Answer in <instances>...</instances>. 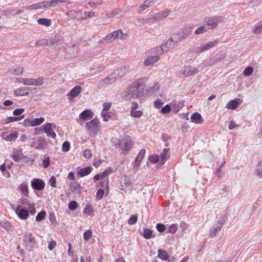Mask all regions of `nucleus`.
<instances>
[{"mask_svg": "<svg viewBox=\"0 0 262 262\" xmlns=\"http://www.w3.org/2000/svg\"><path fill=\"white\" fill-rule=\"evenodd\" d=\"M191 121L196 124H202L203 121V118L202 116L198 113L192 114L190 117Z\"/></svg>", "mask_w": 262, "mask_h": 262, "instance_id": "4be33fe9", "label": "nucleus"}, {"mask_svg": "<svg viewBox=\"0 0 262 262\" xmlns=\"http://www.w3.org/2000/svg\"><path fill=\"white\" fill-rule=\"evenodd\" d=\"M193 28V26H186L182 31L178 34V40H184L188 37L191 34Z\"/></svg>", "mask_w": 262, "mask_h": 262, "instance_id": "6e6552de", "label": "nucleus"}, {"mask_svg": "<svg viewBox=\"0 0 262 262\" xmlns=\"http://www.w3.org/2000/svg\"><path fill=\"white\" fill-rule=\"evenodd\" d=\"M37 22L39 24H40L41 25H43V26H45L47 27L50 26L51 24V20L49 19H47V18H39L37 20Z\"/></svg>", "mask_w": 262, "mask_h": 262, "instance_id": "e433bc0d", "label": "nucleus"}, {"mask_svg": "<svg viewBox=\"0 0 262 262\" xmlns=\"http://www.w3.org/2000/svg\"><path fill=\"white\" fill-rule=\"evenodd\" d=\"M29 88H19L14 91V94L19 96H27L29 94Z\"/></svg>", "mask_w": 262, "mask_h": 262, "instance_id": "b1692460", "label": "nucleus"}, {"mask_svg": "<svg viewBox=\"0 0 262 262\" xmlns=\"http://www.w3.org/2000/svg\"><path fill=\"white\" fill-rule=\"evenodd\" d=\"M143 236L146 239H150L152 237V232L149 229L146 228L144 229Z\"/></svg>", "mask_w": 262, "mask_h": 262, "instance_id": "ea45409f", "label": "nucleus"}, {"mask_svg": "<svg viewBox=\"0 0 262 262\" xmlns=\"http://www.w3.org/2000/svg\"><path fill=\"white\" fill-rule=\"evenodd\" d=\"M46 212L45 211H42L39 212L36 216V220L37 222L42 221L46 216Z\"/></svg>", "mask_w": 262, "mask_h": 262, "instance_id": "8fccbe9b", "label": "nucleus"}, {"mask_svg": "<svg viewBox=\"0 0 262 262\" xmlns=\"http://www.w3.org/2000/svg\"><path fill=\"white\" fill-rule=\"evenodd\" d=\"M28 213L30 212L31 215H34L36 213V209L33 202L29 204L27 206Z\"/></svg>", "mask_w": 262, "mask_h": 262, "instance_id": "a18cd8bd", "label": "nucleus"}, {"mask_svg": "<svg viewBox=\"0 0 262 262\" xmlns=\"http://www.w3.org/2000/svg\"><path fill=\"white\" fill-rule=\"evenodd\" d=\"M81 90L82 88L80 86L76 85L70 91L67 95L70 96L72 98L76 97L81 93Z\"/></svg>", "mask_w": 262, "mask_h": 262, "instance_id": "393cba45", "label": "nucleus"}, {"mask_svg": "<svg viewBox=\"0 0 262 262\" xmlns=\"http://www.w3.org/2000/svg\"><path fill=\"white\" fill-rule=\"evenodd\" d=\"M138 220L137 215H132V216L128 220L127 223L129 225H132L135 224Z\"/></svg>", "mask_w": 262, "mask_h": 262, "instance_id": "603ef678", "label": "nucleus"}, {"mask_svg": "<svg viewBox=\"0 0 262 262\" xmlns=\"http://www.w3.org/2000/svg\"><path fill=\"white\" fill-rule=\"evenodd\" d=\"M222 224L221 223H218L214 225L212 228L210 230V237H213L218 235L221 230Z\"/></svg>", "mask_w": 262, "mask_h": 262, "instance_id": "6ab92c4d", "label": "nucleus"}, {"mask_svg": "<svg viewBox=\"0 0 262 262\" xmlns=\"http://www.w3.org/2000/svg\"><path fill=\"white\" fill-rule=\"evenodd\" d=\"M169 149L165 148L163 149L162 152L161 153L160 155V161L159 164L162 165H163L165 162L167 160V159L169 157Z\"/></svg>", "mask_w": 262, "mask_h": 262, "instance_id": "dca6fc26", "label": "nucleus"}, {"mask_svg": "<svg viewBox=\"0 0 262 262\" xmlns=\"http://www.w3.org/2000/svg\"><path fill=\"white\" fill-rule=\"evenodd\" d=\"M29 9L36 10L38 9H41L43 8H48L47 6L46 2H41L37 4H34L29 6Z\"/></svg>", "mask_w": 262, "mask_h": 262, "instance_id": "2f4dec72", "label": "nucleus"}, {"mask_svg": "<svg viewBox=\"0 0 262 262\" xmlns=\"http://www.w3.org/2000/svg\"><path fill=\"white\" fill-rule=\"evenodd\" d=\"M146 152V150L145 149H142L140 150L138 156L136 157L134 162V170L135 171V169H137L139 166L140 165L141 162L144 157V155Z\"/></svg>", "mask_w": 262, "mask_h": 262, "instance_id": "ddd939ff", "label": "nucleus"}, {"mask_svg": "<svg viewBox=\"0 0 262 262\" xmlns=\"http://www.w3.org/2000/svg\"><path fill=\"white\" fill-rule=\"evenodd\" d=\"M202 64H200L198 68H194L190 66H184L179 71L180 76L182 77H186L193 75L198 72V69L202 67Z\"/></svg>", "mask_w": 262, "mask_h": 262, "instance_id": "39448f33", "label": "nucleus"}, {"mask_svg": "<svg viewBox=\"0 0 262 262\" xmlns=\"http://www.w3.org/2000/svg\"><path fill=\"white\" fill-rule=\"evenodd\" d=\"M42 45L49 46V41L48 39H43L37 41L35 43V46H40Z\"/></svg>", "mask_w": 262, "mask_h": 262, "instance_id": "6e6d98bb", "label": "nucleus"}, {"mask_svg": "<svg viewBox=\"0 0 262 262\" xmlns=\"http://www.w3.org/2000/svg\"><path fill=\"white\" fill-rule=\"evenodd\" d=\"M71 190L73 192L80 194L82 190V187L77 182L72 183L70 184Z\"/></svg>", "mask_w": 262, "mask_h": 262, "instance_id": "412c9836", "label": "nucleus"}, {"mask_svg": "<svg viewBox=\"0 0 262 262\" xmlns=\"http://www.w3.org/2000/svg\"><path fill=\"white\" fill-rule=\"evenodd\" d=\"M115 39H124L126 37V34H123L121 30H118L112 32Z\"/></svg>", "mask_w": 262, "mask_h": 262, "instance_id": "c756f323", "label": "nucleus"}, {"mask_svg": "<svg viewBox=\"0 0 262 262\" xmlns=\"http://www.w3.org/2000/svg\"><path fill=\"white\" fill-rule=\"evenodd\" d=\"M104 194V190L102 189H99L96 193V198L97 200H101Z\"/></svg>", "mask_w": 262, "mask_h": 262, "instance_id": "338daca9", "label": "nucleus"}, {"mask_svg": "<svg viewBox=\"0 0 262 262\" xmlns=\"http://www.w3.org/2000/svg\"><path fill=\"white\" fill-rule=\"evenodd\" d=\"M15 212L19 218L23 220H27L29 216L28 211L24 208L19 210L18 208H17L15 210Z\"/></svg>", "mask_w": 262, "mask_h": 262, "instance_id": "a211bd4d", "label": "nucleus"}, {"mask_svg": "<svg viewBox=\"0 0 262 262\" xmlns=\"http://www.w3.org/2000/svg\"><path fill=\"white\" fill-rule=\"evenodd\" d=\"M94 116V113L90 110L86 109L81 112L79 115V119L83 121H87Z\"/></svg>", "mask_w": 262, "mask_h": 262, "instance_id": "2eb2a0df", "label": "nucleus"}, {"mask_svg": "<svg viewBox=\"0 0 262 262\" xmlns=\"http://www.w3.org/2000/svg\"><path fill=\"white\" fill-rule=\"evenodd\" d=\"M173 41V40L172 37H171L170 39H168L166 42L164 43H163L161 46L160 47H162L166 50H167L170 48L171 47V42ZM178 39L177 40L174 41V43L177 42Z\"/></svg>", "mask_w": 262, "mask_h": 262, "instance_id": "4c0bfd02", "label": "nucleus"}, {"mask_svg": "<svg viewBox=\"0 0 262 262\" xmlns=\"http://www.w3.org/2000/svg\"><path fill=\"white\" fill-rule=\"evenodd\" d=\"M119 147L123 150L128 151L133 146V143L132 139L129 136H126L122 140L118 142Z\"/></svg>", "mask_w": 262, "mask_h": 262, "instance_id": "0eeeda50", "label": "nucleus"}, {"mask_svg": "<svg viewBox=\"0 0 262 262\" xmlns=\"http://www.w3.org/2000/svg\"><path fill=\"white\" fill-rule=\"evenodd\" d=\"M24 84L27 85H34V79L33 78H25L24 80Z\"/></svg>", "mask_w": 262, "mask_h": 262, "instance_id": "052dcab7", "label": "nucleus"}, {"mask_svg": "<svg viewBox=\"0 0 262 262\" xmlns=\"http://www.w3.org/2000/svg\"><path fill=\"white\" fill-rule=\"evenodd\" d=\"M255 172L258 177L262 178V159L259 161L256 166Z\"/></svg>", "mask_w": 262, "mask_h": 262, "instance_id": "c9c22d12", "label": "nucleus"}, {"mask_svg": "<svg viewBox=\"0 0 262 262\" xmlns=\"http://www.w3.org/2000/svg\"><path fill=\"white\" fill-rule=\"evenodd\" d=\"M160 156H158L157 155H152L149 158V161L154 164L157 163L158 161H160Z\"/></svg>", "mask_w": 262, "mask_h": 262, "instance_id": "3c124183", "label": "nucleus"}, {"mask_svg": "<svg viewBox=\"0 0 262 262\" xmlns=\"http://www.w3.org/2000/svg\"><path fill=\"white\" fill-rule=\"evenodd\" d=\"M167 52V50L160 46L149 49L145 53L147 58L144 60V66L145 67L153 66L155 63L160 60V55Z\"/></svg>", "mask_w": 262, "mask_h": 262, "instance_id": "f03ea898", "label": "nucleus"}, {"mask_svg": "<svg viewBox=\"0 0 262 262\" xmlns=\"http://www.w3.org/2000/svg\"><path fill=\"white\" fill-rule=\"evenodd\" d=\"M145 84L141 80H137L128 86L127 89L121 93V97L124 100L131 101L140 98L143 95Z\"/></svg>", "mask_w": 262, "mask_h": 262, "instance_id": "f257e3e1", "label": "nucleus"}, {"mask_svg": "<svg viewBox=\"0 0 262 262\" xmlns=\"http://www.w3.org/2000/svg\"><path fill=\"white\" fill-rule=\"evenodd\" d=\"M94 209L92 205H86L84 208L83 213L88 215H92L94 214Z\"/></svg>", "mask_w": 262, "mask_h": 262, "instance_id": "f704fd0d", "label": "nucleus"}, {"mask_svg": "<svg viewBox=\"0 0 262 262\" xmlns=\"http://www.w3.org/2000/svg\"><path fill=\"white\" fill-rule=\"evenodd\" d=\"M18 189L21 192V193L26 196H29V190L28 186L26 183H22L19 187Z\"/></svg>", "mask_w": 262, "mask_h": 262, "instance_id": "473e14b6", "label": "nucleus"}, {"mask_svg": "<svg viewBox=\"0 0 262 262\" xmlns=\"http://www.w3.org/2000/svg\"><path fill=\"white\" fill-rule=\"evenodd\" d=\"M115 40L114 35L112 32L110 34H108L105 38H103L102 40H100V42L103 44H107L113 42Z\"/></svg>", "mask_w": 262, "mask_h": 262, "instance_id": "c85d7f7f", "label": "nucleus"}, {"mask_svg": "<svg viewBox=\"0 0 262 262\" xmlns=\"http://www.w3.org/2000/svg\"><path fill=\"white\" fill-rule=\"evenodd\" d=\"M20 202L22 205H23L25 207L29 206V204H31L32 202L30 201L28 199L25 198H21L20 199Z\"/></svg>", "mask_w": 262, "mask_h": 262, "instance_id": "680f3d73", "label": "nucleus"}, {"mask_svg": "<svg viewBox=\"0 0 262 262\" xmlns=\"http://www.w3.org/2000/svg\"><path fill=\"white\" fill-rule=\"evenodd\" d=\"M92 236V231L91 230H86L83 234V238L85 241H88Z\"/></svg>", "mask_w": 262, "mask_h": 262, "instance_id": "4d7b16f0", "label": "nucleus"}, {"mask_svg": "<svg viewBox=\"0 0 262 262\" xmlns=\"http://www.w3.org/2000/svg\"><path fill=\"white\" fill-rule=\"evenodd\" d=\"M47 145L46 141L44 139H39L37 141L34 142L33 146H34L36 149H43Z\"/></svg>", "mask_w": 262, "mask_h": 262, "instance_id": "bb28decb", "label": "nucleus"}, {"mask_svg": "<svg viewBox=\"0 0 262 262\" xmlns=\"http://www.w3.org/2000/svg\"><path fill=\"white\" fill-rule=\"evenodd\" d=\"M92 169V168L91 167L81 168L78 171V174L81 177H84L90 174Z\"/></svg>", "mask_w": 262, "mask_h": 262, "instance_id": "7c9ffc66", "label": "nucleus"}, {"mask_svg": "<svg viewBox=\"0 0 262 262\" xmlns=\"http://www.w3.org/2000/svg\"><path fill=\"white\" fill-rule=\"evenodd\" d=\"M170 111H171L170 106L168 104H167L161 108L160 112L162 114H166L170 113Z\"/></svg>", "mask_w": 262, "mask_h": 262, "instance_id": "5fc2aeb1", "label": "nucleus"}, {"mask_svg": "<svg viewBox=\"0 0 262 262\" xmlns=\"http://www.w3.org/2000/svg\"><path fill=\"white\" fill-rule=\"evenodd\" d=\"M242 102V100L239 98L234 99L230 101L226 105V107L228 109L234 110L237 105Z\"/></svg>", "mask_w": 262, "mask_h": 262, "instance_id": "5701e85b", "label": "nucleus"}, {"mask_svg": "<svg viewBox=\"0 0 262 262\" xmlns=\"http://www.w3.org/2000/svg\"><path fill=\"white\" fill-rule=\"evenodd\" d=\"M219 43V42L217 40L214 41H208L206 45L204 46L203 47L200 48L199 50H198L196 52L197 53H201L205 51L208 50L212 47H213L214 46L216 45Z\"/></svg>", "mask_w": 262, "mask_h": 262, "instance_id": "aec40b11", "label": "nucleus"}, {"mask_svg": "<svg viewBox=\"0 0 262 262\" xmlns=\"http://www.w3.org/2000/svg\"><path fill=\"white\" fill-rule=\"evenodd\" d=\"M253 72V69L252 67L249 66L247 67L243 71V74L245 76H249L252 75Z\"/></svg>", "mask_w": 262, "mask_h": 262, "instance_id": "49530a36", "label": "nucleus"}, {"mask_svg": "<svg viewBox=\"0 0 262 262\" xmlns=\"http://www.w3.org/2000/svg\"><path fill=\"white\" fill-rule=\"evenodd\" d=\"M158 256L162 259L166 260L168 257L167 252L165 250L159 249L158 250Z\"/></svg>", "mask_w": 262, "mask_h": 262, "instance_id": "a19ab883", "label": "nucleus"}, {"mask_svg": "<svg viewBox=\"0 0 262 262\" xmlns=\"http://www.w3.org/2000/svg\"><path fill=\"white\" fill-rule=\"evenodd\" d=\"M17 137H18V133L14 132V133H12L8 135L6 137V139L7 141H12L15 140Z\"/></svg>", "mask_w": 262, "mask_h": 262, "instance_id": "c03bdc74", "label": "nucleus"}, {"mask_svg": "<svg viewBox=\"0 0 262 262\" xmlns=\"http://www.w3.org/2000/svg\"><path fill=\"white\" fill-rule=\"evenodd\" d=\"M177 230V226L175 224H172L170 225L168 229V232L171 234H174Z\"/></svg>", "mask_w": 262, "mask_h": 262, "instance_id": "e2e57ef3", "label": "nucleus"}, {"mask_svg": "<svg viewBox=\"0 0 262 262\" xmlns=\"http://www.w3.org/2000/svg\"><path fill=\"white\" fill-rule=\"evenodd\" d=\"M24 118V115L20 117H9L4 119V123L5 124L9 123L10 122L19 121Z\"/></svg>", "mask_w": 262, "mask_h": 262, "instance_id": "72a5a7b5", "label": "nucleus"}, {"mask_svg": "<svg viewBox=\"0 0 262 262\" xmlns=\"http://www.w3.org/2000/svg\"><path fill=\"white\" fill-rule=\"evenodd\" d=\"M78 207V203L75 201H71L69 204V208L71 210H75Z\"/></svg>", "mask_w": 262, "mask_h": 262, "instance_id": "13d9d810", "label": "nucleus"}, {"mask_svg": "<svg viewBox=\"0 0 262 262\" xmlns=\"http://www.w3.org/2000/svg\"><path fill=\"white\" fill-rule=\"evenodd\" d=\"M23 243L25 248L28 250H32L36 246V242L33 235L30 232H25L24 236Z\"/></svg>", "mask_w": 262, "mask_h": 262, "instance_id": "20e7f679", "label": "nucleus"}, {"mask_svg": "<svg viewBox=\"0 0 262 262\" xmlns=\"http://www.w3.org/2000/svg\"><path fill=\"white\" fill-rule=\"evenodd\" d=\"M143 113L141 111L131 110L130 115L135 118H139L142 116Z\"/></svg>", "mask_w": 262, "mask_h": 262, "instance_id": "de8ad7c7", "label": "nucleus"}, {"mask_svg": "<svg viewBox=\"0 0 262 262\" xmlns=\"http://www.w3.org/2000/svg\"><path fill=\"white\" fill-rule=\"evenodd\" d=\"M31 186L35 190H41L45 187V183L41 179H33L31 181Z\"/></svg>", "mask_w": 262, "mask_h": 262, "instance_id": "f8f14e48", "label": "nucleus"}, {"mask_svg": "<svg viewBox=\"0 0 262 262\" xmlns=\"http://www.w3.org/2000/svg\"><path fill=\"white\" fill-rule=\"evenodd\" d=\"M44 132L46 133L48 137L55 139L56 135L53 131V129L56 128V125L51 123H48L43 126Z\"/></svg>", "mask_w": 262, "mask_h": 262, "instance_id": "1a4fd4ad", "label": "nucleus"}, {"mask_svg": "<svg viewBox=\"0 0 262 262\" xmlns=\"http://www.w3.org/2000/svg\"><path fill=\"white\" fill-rule=\"evenodd\" d=\"M45 121L43 117H40L39 118H35L32 120V126H35L41 124Z\"/></svg>", "mask_w": 262, "mask_h": 262, "instance_id": "79ce46f5", "label": "nucleus"}, {"mask_svg": "<svg viewBox=\"0 0 262 262\" xmlns=\"http://www.w3.org/2000/svg\"><path fill=\"white\" fill-rule=\"evenodd\" d=\"M208 29L206 28V26L203 25L202 26L198 28L194 32V33L196 35H199L200 34L203 33L207 31Z\"/></svg>", "mask_w": 262, "mask_h": 262, "instance_id": "09e8293b", "label": "nucleus"}, {"mask_svg": "<svg viewBox=\"0 0 262 262\" xmlns=\"http://www.w3.org/2000/svg\"><path fill=\"white\" fill-rule=\"evenodd\" d=\"M85 129L90 135L93 136L96 135L101 129L99 120L95 117L92 120L86 122Z\"/></svg>", "mask_w": 262, "mask_h": 262, "instance_id": "7ed1b4c3", "label": "nucleus"}, {"mask_svg": "<svg viewBox=\"0 0 262 262\" xmlns=\"http://www.w3.org/2000/svg\"><path fill=\"white\" fill-rule=\"evenodd\" d=\"M24 112H25L24 108H18V109L15 110L13 111V114L14 116H18L20 115L22 113H23Z\"/></svg>", "mask_w": 262, "mask_h": 262, "instance_id": "774afa93", "label": "nucleus"}, {"mask_svg": "<svg viewBox=\"0 0 262 262\" xmlns=\"http://www.w3.org/2000/svg\"><path fill=\"white\" fill-rule=\"evenodd\" d=\"M62 151L64 152L68 151L70 149V144L68 141H65L62 144Z\"/></svg>", "mask_w": 262, "mask_h": 262, "instance_id": "bf43d9fd", "label": "nucleus"}, {"mask_svg": "<svg viewBox=\"0 0 262 262\" xmlns=\"http://www.w3.org/2000/svg\"><path fill=\"white\" fill-rule=\"evenodd\" d=\"M129 67L128 66H125L121 67L117 70L115 71L113 73L117 79H119L123 77L128 71Z\"/></svg>", "mask_w": 262, "mask_h": 262, "instance_id": "4468645a", "label": "nucleus"}, {"mask_svg": "<svg viewBox=\"0 0 262 262\" xmlns=\"http://www.w3.org/2000/svg\"><path fill=\"white\" fill-rule=\"evenodd\" d=\"M224 18L222 16H215L213 17H207L205 18V26L208 29H213L217 26L219 22L223 21Z\"/></svg>", "mask_w": 262, "mask_h": 262, "instance_id": "423d86ee", "label": "nucleus"}, {"mask_svg": "<svg viewBox=\"0 0 262 262\" xmlns=\"http://www.w3.org/2000/svg\"><path fill=\"white\" fill-rule=\"evenodd\" d=\"M50 163V157L48 156L47 157H45V159L42 161V164H43V167L45 168H47L49 166Z\"/></svg>", "mask_w": 262, "mask_h": 262, "instance_id": "69168bd1", "label": "nucleus"}, {"mask_svg": "<svg viewBox=\"0 0 262 262\" xmlns=\"http://www.w3.org/2000/svg\"><path fill=\"white\" fill-rule=\"evenodd\" d=\"M156 229L159 232H163L165 231L166 228L164 224L159 223L156 225Z\"/></svg>", "mask_w": 262, "mask_h": 262, "instance_id": "0e129e2a", "label": "nucleus"}, {"mask_svg": "<svg viewBox=\"0 0 262 262\" xmlns=\"http://www.w3.org/2000/svg\"><path fill=\"white\" fill-rule=\"evenodd\" d=\"M45 82V78L43 77H39L36 79H34V85L40 86Z\"/></svg>", "mask_w": 262, "mask_h": 262, "instance_id": "864d4df0", "label": "nucleus"}, {"mask_svg": "<svg viewBox=\"0 0 262 262\" xmlns=\"http://www.w3.org/2000/svg\"><path fill=\"white\" fill-rule=\"evenodd\" d=\"M149 0H147L144 2V4L140 5L138 7V11L139 13H141L144 10L150 7L148 3Z\"/></svg>", "mask_w": 262, "mask_h": 262, "instance_id": "37998d69", "label": "nucleus"}, {"mask_svg": "<svg viewBox=\"0 0 262 262\" xmlns=\"http://www.w3.org/2000/svg\"><path fill=\"white\" fill-rule=\"evenodd\" d=\"M22 13L20 10H17L15 9L9 8L7 10H3L1 14L6 15L7 17H9L11 16H14L16 14H19Z\"/></svg>", "mask_w": 262, "mask_h": 262, "instance_id": "f3484780", "label": "nucleus"}, {"mask_svg": "<svg viewBox=\"0 0 262 262\" xmlns=\"http://www.w3.org/2000/svg\"><path fill=\"white\" fill-rule=\"evenodd\" d=\"M253 32L256 34L262 33V20L255 26Z\"/></svg>", "mask_w": 262, "mask_h": 262, "instance_id": "58836bf2", "label": "nucleus"}, {"mask_svg": "<svg viewBox=\"0 0 262 262\" xmlns=\"http://www.w3.org/2000/svg\"><path fill=\"white\" fill-rule=\"evenodd\" d=\"M116 79V77L114 74V73H113L105 78L100 80L98 83V85L100 86L103 87L108 84L112 83Z\"/></svg>", "mask_w": 262, "mask_h": 262, "instance_id": "9b49d317", "label": "nucleus"}, {"mask_svg": "<svg viewBox=\"0 0 262 262\" xmlns=\"http://www.w3.org/2000/svg\"><path fill=\"white\" fill-rule=\"evenodd\" d=\"M170 10H166L165 11H161L159 13L155 14L152 17H150L149 20L150 21H158L162 19L167 17L170 13Z\"/></svg>", "mask_w": 262, "mask_h": 262, "instance_id": "9d476101", "label": "nucleus"}, {"mask_svg": "<svg viewBox=\"0 0 262 262\" xmlns=\"http://www.w3.org/2000/svg\"><path fill=\"white\" fill-rule=\"evenodd\" d=\"M23 154L21 150L15 149L13 150L12 158L15 162H18L23 159Z\"/></svg>", "mask_w": 262, "mask_h": 262, "instance_id": "a878e982", "label": "nucleus"}, {"mask_svg": "<svg viewBox=\"0 0 262 262\" xmlns=\"http://www.w3.org/2000/svg\"><path fill=\"white\" fill-rule=\"evenodd\" d=\"M61 39V37L60 35L56 34L54 36V37L48 39L49 41V46H53L60 42Z\"/></svg>", "mask_w": 262, "mask_h": 262, "instance_id": "cd10ccee", "label": "nucleus"}]
</instances>
